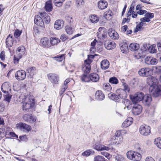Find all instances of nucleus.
Returning a JSON list of instances; mask_svg holds the SVG:
<instances>
[{
    "mask_svg": "<svg viewBox=\"0 0 161 161\" xmlns=\"http://www.w3.org/2000/svg\"><path fill=\"white\" fill-rule=\"evenodd\" d=\"M1 89L4 93H8V91L11 90L10 83L8 82H4L1 86Z\"/></svg>",
    "mask_w": 161,
    "mask_h": 161,
    "instance_id": "nucleus-13",
    "label": "nucleus"
},
{
    "mask_svg": "<svg viewBox=\"0 0 161 161\" xmlns=\"http://www.w3.org/2000/svg\"><path fill=\"white\" fill-rule=\"evenodd\" d=\"M147 12V11L145 10L140 9L137 12V14L140 15L143 14Z\"/></svg>",
    "mask_w": 161,
    "mask_h": 161,
    "instance_id": "nucleus-63",
    "label": "nucleus"
},
{
    "mask_svg": "<svg viewBox=\"0 0 161 161\" xmlns=\"http://www.w3.org/2000/svg\"><path fill=\"white\" fill-rule=\"evenodd\" d=\"M105 158L100 155H97L95 156L94 158L93 161H105Z\"/></svg>",
    "mask_w": 161,
    "mask_h": 161,
    "instance_id": "nucleus-45",
    "label": "nucleus"
},
{
    "mask_svg": "<svg viewBox=\"0 0 161 161\" xmlns=\"http://www.w3.org/2000/svg\"><path fill=\"white\" fill-rule=\"evenodd\" d=\"M84 73L80 77L81 80L83 82H89L90 81V76L87 74L88 73Z\"/></svg>",
    "mask_w": 161,
    "mask_h": 161,
    "instance_id": "nucleus-35",
    "label": "nucleus"
},
{
    "mask_svg": "<svg viewBox=\"0 0 161 161\" xmlns=\"http://www.w3.org/2000/svg\"><path fill=\"white\" fill-rule=\"evenodd\" d=\"M99 79V77L97 74L93 73L90 75V81L91 80L93 82H97Z\"/></svg>",
    "mask_w": 161,
    "mask_h": 161,
    "instance_id": "nucleus-30",
    "label": "nucleus"
},
{
    "mask_svg": "<svg viewBox=\"0 0 161 161\" xmlns=\"http://www.w3.org/2000/svg\"><path fill=\"white\" fill-rule=\"evenodd\" d=\"M144 95L141 92H138L136 93L134 95L130 96V98L134 103H137L138 102L142 101Z\"/></svg>",
    "mask_w": 161,
    "mask_h": 161,
    "instance_id": "nucleus-2",
    "label": "nucleus"
},
{
    "mask_svg": "<svg viewBox=\"0 0 161 161\" xmlns=\"http://www.w3.org/2000/svg\"><path fill=\"white\" fill-rule=\"evenodd\" d=\"M97 42V41L95 39L91 43V45L92 46V47L90 49V51H92V49H94V47L95 46V44L96 42Z\"/></svg>",
    "mask_w": 161,
    "mask_h": 161,
    "instance_id": "nucleus-59",
    "label": "nucleus"
},
{
    "mask_svg": "<svg viewBox=\"0 0 161 161\" xmlns=\"http://www.w3.org/2000/svg\"><path fill=\"white\" fill-rule=\"evenodd\" d=\"M106 48L108 50H111L114 49L116 47V44L114 42L110 40L106 41L104 44Z\"/></svg>",
    "mask_w": 161,
    "mask_h": 161,
    "instance_id": "nucleus-17",
    "label": "nucleus"
},
{
    "mask_svg": "<svg viewBox=\"0 0 161 161\" xmlns=\"http://www.w3.org/2000/svg\"><path fill=\"white\" fill-rule=\"evenodd\" d=\"M148 48V47L147 46L146 44H143L142 46L141 47V49L142 51L144 52L147 51Z\"/></svg>",
    "mask_w": 161,
    "mask_h": 161,
    "instance_id": "nucleus-61",
    "label": "nucleus"
},
{
    "mask_svg": "<svg viewBox=\"0 0 161 161\" xmlns=\"http://www.w3.org/2000/svg\"><path fill=\"white\" fill-rule=\"evenodd\" d=\"M116 96L119 98V101L120 98H124L127 97V93L123 89H118L116 91Z\"/></svg>",
    "mask_w": 161,
    "mask_h": 161,
    "instance_id": "nucleus-16",
    "label": "nucleus"
},
{
    "mask_svg": "<svg viewBox=\"0 0 161 161\" xmlns=\"http://www.w3.org/2000/svg\"><path fill=\"white\" fill-rule=\"evenodd\" d=\"M103 87V89L107 92L110 91L112 89L111 86L108 83L104 84Z\"/></svg>",
    "mask_w": 161,
    "mask_h": 161,
    "instance_id": "nucleus-44",
    "label": "nucleus"
},
{
    "mask_svg": "<svg viewBox=\"0 0 161 161\" xmlns=\"http://www.w3.org/2000/svg\"><path fill=\"white\" fill-rule=\"evenodd\" d=\"M6 94H7L5 95L4 96L5 100L6 101H7L8 103H9L11 100V99L12 97V95L9 94L8 93Z\"/></svg>",
    "mask_w": 161,
    "mask_h": 161,
    "instance_id": "nucleus-47",
    "label": "nucleus"
},
{
    "mask_svg": "<svg viewBox=\"0 0 161 161\" xmlns=\"http://www.w3.org/2000/svg\"><path fill=\"white\" fill-rule=\"evenodd\" d=\"M98 37L100 39H103L106 36L107 33L104 28L100 27L98 30Z\"/></svg>",
    "mask_w": 161,
    "mask_h": 161,
    "instance_id": "nucleus-11",
    "label": "nucleus"
},
{
    "mask_svg": "<svg viewBox=\"0 0 161 161\" xmlns=\"http://www.w3.org/2000/svg\"><path fill=\"white\" fill-rule=\"evenodd\" d=\"M115 158L117 161H124V158L122 155H117L115 157Z\"/></svg>",
    "mask_w": 161,
    "mask_h": 161,
    "instance_id": "nucleus-51",
    "label": "nucleus"
},
{
    "mask_svg": "<svg viewBox=\"0 0 161 161\" xmlns=\"http://www.w3.org/2000/svg\"><path fill=\"white\" fill-rule=\"evenodd\" d=\"M139 48V44L134 43H131L129 46V49L132 51L137 50Z\"/></svg>",
    "mask_w": 161,
    "mask_h": 161,
    "instance_id": "nucleus-34",
    "label": "nucleus"
},
{
    "mask_svg": "<svg viewBox=\"0 0 161 161\" xmlns=\"http://www.w3.org/2000/svg\"><path fill=\"white\" fill-rule=\"evenodd\" d=\"M154 144L159 148L161 149V138L158 137L155 139Z\"/></svg>",
    "mask_w": 161,
    "mask_h": 161,
    "instance_id": "nucleus-40",
    "label": "nucleus"
},
{
    "mask_svg": "<svg viewBox=\"0 0 161 161\" xmlns=\"http://www.w3.org/2000/svg\"><path fill=\"white\" fill-rule=\"evenodd\" d=\"M50 47L52 46H54L60 42V40L55 37H51L50 38Z\"/></svg>",
    "mask_w": 161,
    "mask_h": 161,
    "instance_id": "nucleus-31",
    "label": "nucleus"
},
{
    "mask_svg": "<svg viewBox=\"0 0 161 161\" xmlns=\"http://www.w3.org/2000/svg\"><path fill=\"white\" fill-rule=\"evenodd\" d=\"M92 62V61L88 58L85 61L84 64L82 67V71L84 72L89 73L90 72L91 69L90 64Z\"/></svg>",
    "mask_w": 161,
    "mask_h": 161,
    "instance_id": "nucleus-8",
    "label": "nucleus"
},
{
    "mask_svg": "<svg viewBox=\"0 0 161 161\" xmlns=\"http://www.w3.org/2000/svg\"><path fill=\"white\" fill-rule=\"evenodd\" d=\"M140 133L144 136L149 135L151 133L150 127L146 125H141L139 129Z\"/></svg>",
    "mask_w": 161,
    "mask_h": 161,
    "instance_id": "nucleus-3",
    "label": "nucleus"
},
{
    "mask_svg": "<svg viewBox=\"0 0 161 161\" xmlns=\"http://www.w3.org/2000/svg\"><path fill=\"white\" fill-rule=\"evenodd\" d=\"M40 16L42 17V19H44L45 22L47 24L49 23L50 21V17L48 14L45 12H41L40 13Z\"/></svg>",
    "mask_w": 161,
    "mask_h": 161,
    "instance_id": "nucleus-29",
    "label": "nucleus"
},
{
    "mask_svg": "<svg viewBox=\"0 0 161 161\" xmlns=\"http://www.w3.org/2000/svg\"><path fill=\"white\" fill-rule=\"evenodd\" d=\"M48 79L53 83L57 84L59 81V77L58 75L55 74L50 73L47 74Z\"/></svg>",
    "mask_w": 161,
    "mask_h": 161,
    "instance_id": "nucleus-7",
    "label": "nucleus"
},
{
    "mask_svg": "<svg viewBox=\"0 0 161 161\" xmlns=\"http://www.w3.org/2000/svg\"><path fill=\"white\" fill-rule=\"evenodd\" d=\"M25 48L23 46H21L18 47L17 51V56L19 58H22V56L25 54Z\"/></svg>",
    "mask_w": 161,
    "mask_h": 161,
    "instance_id": "nucleus-22",
    "label": "nucleus"
},
{
    "mask_svg": "<svg viewBox=\"0 0 161 161\" xmlns=\"http://www.w3.org/2000/svg\"><path fill=\"white\" fill-rule=\"evenodd\" d=\"M64 55H62L59 57H54L55 60L58 62L62 61L64 58Z\"/></svg>",
    "mask_w": 161,
    "mask_h": 161,
    "instance_id": "nucleus-52",
    "label": "nucleus"
},
{
    "mask_svg": "<svg viewBox=\"0 0 161 161\" xmlns=\"http://www.w3.org/2000/svg\"><path fill=\"white\" fill-rule=\"evenodd\" d=\"M116 94H114L113 92H110L108 94V97L111 99L113 100L116 102H119V98L116 96Z\"/></svg>",
    "mask_w": 161,
    "mask_h": 161,
    "instance_id": "nucleus-33",
    "label": "nucleus"
},
{
    "mask_svg": "<svg viewBox=\"0 0 161 161\" xmlns=\"http://www.w3.org/2000/svg\"><path fill=\"white\" fill-rule=\"evenodd\" d=\"M95 98L97 100L101 101L104 99L105 96L104 94L101 91H97L95 94Z\"/></svg>",
    "mask_w": 161,
    "mask_h": 161,
    "instance_id": "nucleus-24",
    "label": "nucleus"
},
{
    "mask_svg": "<svg viewBox=\"0 0 161 161\" xmlns=\"http://www.w3.org/2000/svg\"><path fill=\"white\" fill-rule=\"evenodd\" d=\"M21 33V31L19 30L15 31L14 33V36L16 37H19Z\"/></svg>",
    "mask_w": 161,
    "mask_h": 161,
    "instance_id": "nucleus-54",
    "label": "nucleus"
},
{
    "mask_svg": "<svg viewBox=\"0 0 161 161\" xmlns=\"http://www.w3.org/2000/svg\"><path fill=\"white\" fill-rule=\"evenodd\" d=\"M113 13L112 12L109 10L104 12V17L106 19H110L111 17L112 16Z\"/></svg>",
    "mask_w": 161,
    "mask_h": 161,
    "instance_id": "nucleus-39",
    "label": "nucleus"
},
{
    "mask_svg": "<svg viewBox=\"0 0 161 161\" xmlns=\"http://www.w3.org/2000/svg\"><path fill=\"white\" fill-rule=\"evenodd\" d=\"M45 8L46 11L47 12H50L52 11L53 9V6L52 1L51 0H49L46 2Z\"/></svg>",
    "mask_w": 161,
    "mask_h": 161,
    "instance_id": "nucleus-32",
    "label": "nucleus"
},
{
    "mask_svg": "<svg viewBox=\"0 0 161 161\" xmlns=\"http://www.w3.org/2000/svg\"><path fill=\"white\" fill-rule=\"evenodd\" d=\"M14 41L13 36L10 35H8L6 39V47L8 48V50L10 52H11V49L9 48L12 46Z\"/></svg>",
    "mask_w": 161,
    "mask_h": 161,
    "instance_id": "nucleus-10",
    "label": "nucleus"
},
{
    "mask_svg": "<svg viewBox=\"0 0 161 161\" xmlns=\"http://www.w3.org/2000/svg\"><path fill=\"white\" fill-rule=\"evenodd\" d=\"M108 34L109 36L112 39L118 40L119 38V35L118 33L112 28L109 29Z\"/></svg>",
    "mask_w": 161,
    "mask_h": 161,
    "instance_id": "nucleus-12",
    "label": "nucleus"
},
{
    "mask_svg": "<svg viewBox=\"0 0 161 161\" xmlns=\"http://www.w3.org/2000/svg\"><path fill=\"white\" fill-rule=\"evenodd\" d=\"M31 114H26L24 115L23 117V119L25 121L28 122Z\"/></svg>",
    "mask_w": 161,
    "mask_h": 161,
    "instance_id": "nucleus-50",
    "label": "nucleus"
},
{
    "mask_svg": "<svg viewBox=\"0 0 161 161\" xmlns=\"http://www.w3.org/2000/svg\"><path fill=\"white\" fill-rule=\"evenodd\" d=\"M122 137L121 136H120L119 137L118 140H115V142H113V143H115V144H118L122 142Z\"/></svg>",
    "mask_w": 161,
    "mask_h": 161,
    "instance_id": "nucleus-60",
    "label": "nucleus"
},
{
    "mask_svg": "<svg viewBox=\"0 0 161 161\" xmlns=\"http://www.w3.org/2000/svg\"><path fill=\"white\" fill-rule=\"evenodd\" d=\"M94 151L92 150L89 149L84 152L82 153V155L84 156H88L91 154H93Z\"/></svg>",
    "mask_w": 161,
    "mask_h": 161,
    "instance_id": "nucleus-41",
    "label": "nucleus"
},
{
    "mask_svg": "<svg viewBox=\"0 0 161 161\" xmlns=\"http://www.w3.org/2000/svg\"><path fill=\"white\" fill-rule=\"evenodd\" d=\"M32 99L29 98H26L25 101L23 102V110L27 111L30 108L33 107L34 104Z\"/></svg>",
    "mask_w": 161,
    "mask_h": 161,
    "instance_id": "nucleus-4",
    "label": "nucleus"
},
{
    "mask_svg": "<svg viewBox=\"0 0 161 161\" xmlns=\"http://www.w3.org/2000/svg\"><path fill=\"white\" fill-rule=\"evenodd\" d=\"M17 127L22 131L25 132H28L31 130V126L25 123H19L16 125Z\"/></svg>",
    "mask_w": 161,
    "mask_h": 161,
    "instance_id": "nucleus-6",
    "label": "nucleus"
},
{
    "mask_svg": "<svg viewBox=\"0 0 161 161\" xmlns=\"http://www.w3.org/2000/svg\"><path fill=\"white\" fill-rule=\"evenodd\" d=\"M65 31L69 35L72 34L73 31V29L69 26H66L65 27Z\"/></svg>",
    "mask_w": 161,
    "mask_h": 161,
    "instance_id": "nucleus-46",
    "label": "nucleus"
},
{
    "mask_svg": "<svg viewBox=\"0 0 161 161\" xmlns=\"http://www.w3.org/2000/svg\"><path fill=\"white\" fill-rule=\"evenodd\" d=\"M54 3L56 6L58 7H60L62 5L63 2L59 1V2H54Z\"/></svg>",
    "mask_w": 161,
    "mask_h": 161,
    "instance_id": "nucleus-64",
    "label": "nucleus"
},
{
    "mask_svg": "<svg viewBox=\"0 0 161 161\" xmlns=\"http://www.w3.org/2000/svg\"><path fill=\"white\" fill-rule=\"evenodd\" d=\"M40 43L41 46L44 47L48 48L50 47V43L49 39L47 37H44L41 40Z\"/></svg>",
    "mask_w": 161,
    "mask_h": 161,
    "instance_id": "nucleus-15",
    "label": "nucleus"
},
{
    "mask_svg": "<svg viewBox=\"0 0 161 161\" xmlns=\"http://www.w3.org/2000/svg\"><path fill=\"white\" fill-rule=\"evenodd\" d=\"M121 51L123 53H126L128 51V45L127 43L122 44L120 47Z\"/></svg>",
    "mask_w": 161,
    "mask_h": 161,
    "instance_id": "nucleus-38",
    "label": "nucleus"
},
{
    "mask_svg": "<svg viewBox=\"0 0 161 161\" xmlns=\"http://www.w3.org/2000/svg\"><path fill=\"white\" fill-rule=\"evenodd\" d=\"M149 19L153 18L154 17V14L153 13H147L145 15Z\"/></svg>",
    "mask_w": 161,
    "mask_h": 161,
    "instance_id": "nucleus-55",
    "label": "nucleus"
},
{
    "mask_svg": "<svg viewBox=\"0 0 161 161\" xmlns=\"http://www.w3.org/2000/svg\"><path fill=\"white\" fill-rule=\"evenodd\" d=\"M15 77L18 80H23L26 77V72L23 70H19L15 74Z\"/></svg>",
    "mask_w": 161,
    "mask_h": 161,
    "instance_id": "nucleus-9",
    "label": "nucleus"
},
{
    "mask_svg": "<svg viewBox=\"0 0 161 161\" xmlns=\"http://www.w3.org/2000/svg\"><path fill=\"white\" fill-rule=\"evenodd\" d=\"M148 50L151 53H154L156 52L157 49L156 45L153 44L149 47Z\"/></svg>",
    "mask_w": 161,
    "mask_h": 161,
    "instance_id": "nucleus-42",
    "label": "nucleus"
},
{
    "mask_svg": "<svg viewBox=\"0 0 161 161\" xmlns=\"http://www.w3.org/2000/svg\"><path fill=\"white\" fill-rule=\"evenodd\" d=\"M9 134L12 137H16L17 138H18V136L16 135L14 132H8L7 131V130H6V135L5 136L7 137H8V136H8Z\"/></svg>",
    "mask_w": 161,
    "mask_h": 161,
    "instance_id": "nucleus-48",
    "label": "nucleus"
},
{
    "mask_svg": "<svg viewBox=\"0 0 161 161\" xmlns=\"http://www.w3.org/2000/svg\"><path fill=\"white\" fill-rule=\"evenodd\" d=\"M5 53L4 51H2L0 53V58L2 61H4L5 59Z\"/></svg>",
    "mask_w": 161,
    "mask_h": 161,
    "instance_id": "nucleus-57",
    "label": "nucleus"
},
{
    "mask_svg": "<svg viewBox=\"0 0 161 161\" xmlns=\"http://www.w3.org/2000/svg\"><path fill=\"white\" fill-rule=\"evenodd\" d=\"M145 62L147 65H155L158 63V60L154 58L147 57L145 59Z\"/></svg>",
    "mask_w": 161,
    "mask_h": 161,
    "instance_id": "nucleus-19",
    "label": "nucleus"
},
{
    "mask_svg": "<svg viewBox=\"0 0 161 161\" xmlns=\"http://www.w3.org/2000/svg\"><path fill=\"white\" fill-rule=\"evenodd\" d=\"M126 155L128 158L134 161H139L141 158V154L132 151H128Z\"/></svg>",
    "mask_w": 161,
    "mask_h": 161,
    "instance_id": "nucleus-1",
    "label": "nucleus"
},
{
    "mask_svg": "<svg viewBox=\"0 0 161 161\" xmlns=\"http://www.w3.org/2000/svg\"><path fill=\"white\" fill-rule=\"evenodd\" d=\"M133 119L131 117L127 118L122 124V126L123 128H126L128 127L131 125L133 122Z\"/></svg>",
    "mask_w": 161,
    "mask_h": 161,
    "instance_id": "nucleus-26",
    "label": "nucleus"
},
{
    "mask_svg": "<svg viewBox=\"0 0 161 161\" xmlns=\"http://www.w3.org/2000/svg\"><path fill=\"white\" fill-rule=\"evenodd\" d=\"M124 90H125V91L127 93V92H129L130 91V88L128 87V86L125 83L124 84Z\"/></svg>",
    "mask_w": 161,
    "mask_h": 161,
    "instance_id": "nucleus-58",
    "label": "nucleus"
},
{
    "mask_svg": "<svg viewBox=\"0 0 161 161\" xmlns=\"http://www.w3.org/2000/svg\"><path fill=\"white\" fill-rule=\"evenodd\" d=\"M109 82L111 84H117L118 83V80L115 77L110 78L109 80Z\"/></svg>",
    "mask_w": 161,
    "mask_h": 161,
    "instance_id": "nucleus-43",
    "label": "nucleus"
},
{
    "mask_svg": "<svg viewBox=\"0 0 161 161\" xmlns=\"http://www.w3.org/2000/svg\"><path fill=\"white\" fill-rule=\"evenodd\" d=\"M26 71L31 77L36 73V68L35 67H29L27 69Z\"/></svg>",
    "mask_w": 161,
    "mask_h": 161,
    "instance_id": "nucleus-25",
    "label": "nucleus"
},
{
    "mask_svg": "<svg viewBox=\"0 0 161 161\" xmlns=\"http://www.w3.org/2000/svg\"><path fill=\"white\" fill-rule=\"evenodd\" d=\"M142 108L140 105H135L133 107L132 112L133 114L136 115L139 114L142 112Z\"/></svg>",
    "mask_w": 161,
    "mask_h": 161,
    "instance_id": "nucleus-14",
    "label": "nucleus"
},
{
    "mask_svg": "<svg viewBox=\"0 0 161 161\" xmlns=\"http://www.w3.org/2000/svg\"><path fill=\"white\" fill-rule=\"evenodd\" d=\"M134 10V5H131V6L128 11V14L130 15L132 12H133V11Z\"/></svg>",
    "mask_w": 161,
    "mask_h": 161,
    "instance_id": "nucleus-56",
    "label": "nucleus"
},
{
    "mask_svg": "<svg viewBox=\"0 0 161 161\" xmlns=\"http://www.w3.org/2000/svg\"><path fill=\"white\" fill-rule=\"evenodd\" d=\"M120 132L119 131H117L115 133V135L114 136L112 139L114 140H118L119 137L120 136Z\"/></svg>",
    "mask_w": 161,
    "mask_h": 161,
    "instance_id": "nucleus-53",
    "label": "nucleus"
},
{
    "mask_svg": "<svg viewBox=\"0 0 161 161\" xmlns=\"http://www.w3.org/2000/svg\"><path fill=\"white\" fill-rule=\"evenodd\" d=\"M36 120V117H35L32 116L31 114L29 118V121H28V122L29 123H32L35 122Z\"/></svg>",
    "mask_w": 161,
    "mask_h": 161,
    "instance_id": "nucleus-49",
    "label": "nucleus"
},
{
    "mask_svg": "<svg viewBox=\"0 0 161 161\" xmlns=\"http://www.w3.org/2000/svg\"><path fill=\"white\" fill-rule=\"evenodd\" d=\"M109 63L107 59L102 60L101 63V67L103 69H107L109 67Z\"/></svg>",
    "mask_w": 161,
    "mask_h": 161,
    "instance_id": "nucleus-28",
    "label": "nucleus"
},
{
    "mask_svg": "<svg viewBox=\"0 0 161 161\" xmlns=\"http://www.w3.org/2000/svg\"><path fill=\"white\" fill-rule=\"evenodd\" d=\"M93 148L98 151L108 150L109 149L108 147L101 144L100 143H97L93 146Z\"/></svg>",
    "mask_w": 161,
    "mask_h": 161,
    "instance_id": "nucleus-21",
    "label": "nucleus"
},
{
    "mask_svg": "<svg viewBox=\"0 0 161 161\" xmlns=\"http://www.w3.org/2000/svg\"><path fill=\"white\" fill-rule=\"evenodd\" d=\"M70 81V79H66L64 81L63 85L62 86L61 92L63 93L68 88V86L67 84Z\"/></svg>",
    "mask_w": 161,
    "mask_h": 161,
    "instance_id": "nucleus-36",
    "label": "nucleus"
},
{
    "mask_svg": "<svg viewBox=\"0 0 161 161\" xmlns=\"http://www.w3.org/2000/svg\"><path fill=\"white\" fill-rule=\"evenodd\" d=\"M140 20L142 22H149L150 21V19H149L146 17L145 16V17L144 18H141L140 19Z\"/></svg>",
    "mask_w": 161,
    "mask_h": 161,
    "instance_id": "nucleus-62",
    "label": "nucleus"
},
{
    "mask_svg": "<svg viewBox=\"0 0 161 161\" xmlns=\"http://www.w3.org/2000/svg\"><path fill=\"white\" fill-rule=\"evenodd\" d=\"M138 73L141 76H148L151 75L152 70L149 68H143L139 70Z\"/></svg>",
    "mask_w": 161,
    "mask_h": 161,
    "instance_id": "nucleus-5",
    "label": "nucleus"
},
{
    "mask_svg": "<svg viewBox=\"0 0 161 161\" xmlns=\"http://www.w3.org/2000/svg\"><path fill=\"white\" fill-rule=\"evenodd\" d=\"M108 6V3L104 0H100L98 3V7L100 9L102 10L106 8Z\"/></svg>",
    "mask_w": 161,
    "mask_h": 161,
    "instance_id": "nucleus-27",
    "label": "nucleus"
},
{
    "mask_svg": "<svg viewBox=\"0 0 161 161\" xmlns=\"http://www.w3.org/2000/svg\"><path fill=\"white\" fill-rule=\"evenodd\" d=\"M89 19L91 22L93 23H97L99 20V17L95 14L91 15L89 17Z\"/></svg>",
    "mask_w": 161,
    "mask_h": 161,
    "instance_id": "nucleus-37",
    "label": "nucleus"
},
{
    "mask_svg": "<svg viewBox=\"0 0 161 161\" xmlns=\"http://www.w3.org/2000/svg\"><path fill=\"white\" fill-rule=\"evenodd\" d=\"M131 104L130 100L127 99H124L122 100V107L124 109H125L126 108L128 110H130L131 108Z\"/></svg>",
    "mask_w": 161,
    "mask_h": 161,
    "instance_id": "nucleus-20",
    "label": "nucleus"
},
{
    "mask_svg": "<svg viewBox=\"0 0 161 161\" xmlns=\"http://www.w3.org/2000/svg\"><path fill=\"white\" fill-rule=\"evenodd\" d=\"M64 24V22L62 20L58 19L55 22L54 27L56 29L60 30L63 28Z\"/></svg>",
    "mask_w": 161,
    "mask_h": 161,
    "instance_id": "nucleus-23",
    "label": "nucleus"
},
{
    "mask_svg": "<svg viewBox=\"0 0 161 161\" xmlns=\"http://www.w3.org/2000/svg\"><path fill=\"white\" fill-rule=\"evenodd\" d=\"M42 17L39 15H35L34 22L35 24L39 26L43 27L44 26V23Z\"/></svg>",
    "mask_w": 161,
    "mask_h": 161,
    "instance_id": "nucleus-18",
    "label": "nucleus"
}]
</instances>
